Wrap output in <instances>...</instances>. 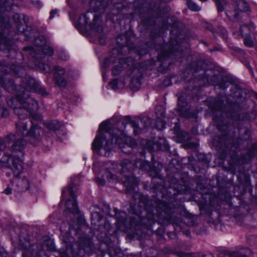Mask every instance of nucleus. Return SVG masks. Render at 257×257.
I'll use <instances>...</instances> for the list:
<instances>
[{"mask_svg": "<svg viewBox=\"0 0 257 257\" xmlns=\"http://www.w3.org/2000/svg\"><path fill=\"white\" fill-rule=\"evenodd\" d=\"M251 251L248 248L242 249L238 251H231L227 254L229 257H246L251 254Z\"/></svg>", "mask_w": 257, "mask_h": 257, "instance_id": "obj_11", "label": "nucleus"}, {"mask_svg": "<svg viewBox=\"0 0 257 257\" xmlns=\"http://www.w3.org/2000/svg\"><path fill=\"white\" fill-rule=\"evenodd\" d=\"M44 43L45 40L42 36H39L36 38L34 42L35 44L38 47L41 46L43 44H44Z\"/></svg>", "mask_w": 257, "mask_h": 257, "instance_id": "obj_27", "label": "nucleus"}, {"mask_svg": "<svg viewBox=\"0 0 257 257\" xmlns=\"http://www.w3.org/2000/svg\"><path fill=\"white\" fill-rule=\"evenodd\" d=\"M210 28H209V30L211 31H212V29L211 27L210 26Z\"/></svg>", "mask_w": 257, "mask_h": 257, "instance_id": "obj_55", "label": "nucleus"}, {"mask_svg": "<svg viewBox=\"0 0 257 257\" xmlns=\"http://www.w3.org/2000/svg\"><path fill=\"white\" fill-rule=\"evenodd\" d=\"M250 135V131L249 128H244L243 132V138L244 139L247 140L249 138Z\"/></svg>", "mask_w": 257, "mask_h": 257, "instance_id": "obj_31", "label": "nucleus"}, {"mask_svg": "<svg viewBox=\"0 0 257 257\" xmlns=\"http://www.w3.org/2000/svg\"><path fill=\"white\" fill-rule=\"evenodd\" d=\"M188 254L186 253H181L179 255V257H188Z\"/></svg>", "mask_w": 257, "mask_h": 257, "instance_id": "obj_46", "label": "nucleus"}, {"mask_svg": "<svg viewBox=\"0 0 257 257\" xmlns=\"http://www.w3.org/2000/svg\"><path fill=\"white\" fill-rule=\"evenodd\" d=\"M110 123L103 121L99 125L98 134L95 138L92 144V149L100 155L108 157L110 152L115 146L118 145V147L125 154L132 152V148L136 146L134 140L129 137H117L111 135Z\"/></svg>", "mask_w": 257, "mask_h": 257, "instance_id": "obj_2", "label": "nucleus"}, {"mask_svg": "<svg viewBox=\"0 0 257 257\" xmlns=\"http://www.w3.org/2000/svg\"><path fill=\"white\" fill-rule=\"evenodd\" d=\"M218 257H221V254H219Z\"/></svg>", "mask_w": 257, "mask_h": 257, "instance_id": "obj_58", "label": "nucleus"}, {"mask_svg": "<svg viewBox=\"0 0 257 257\" xmlns=\"http://www.w3.org/2000/svg\"><path fill=\"white\" fill-rule=\"evenodd\" d=\"M22 181L24 182V183L25 184H26V186H29V180L28 179V178L25 177V176H24L23 179H22Z\"/></svg>", "mask_w": 257, "mask_h": 257, "instance_id": "obj_43", "label": "nucleus"}, {"mask_svg": "<svg viewBox=\"0 0 257 257\" xmlns=\"http://www.w3.org/2000/svg\"><path fill=\"white\" fill-rule=\"evenodd\" d=\"M255 81H256V82L257 83V78L255 79Z\"/></svg>", "mask_w": 257, "mask_h": 257, "instance_id": "obj_57", "label": "nucleus"}, {"mask_svg": "<svg viewBox=\"0 0 257 257\" xmlns=\"http://www.w3.org/2000/svg\"><path fill=\"white\" fill-rule=\"evenodd\" d=\"M59 57L61 59L65 61L69 59V56L63 51L60 52Z\"/></svg>", "mask_w": 257, "mask_h": 257, "instance_id": "obj_32", "label": "nucleus"}, {"mask_svg": "<svg viewBox=\"0 0 257 257\" xmlns=\"http://www.w3.org/2000/svg\"><path fill=\"white\" fill-rule=\"evenodd\" d=\"M55 69L56 70L55 76L56 84L59 87H65L67 84V81L63 76H61L64 74L65 70L60 66H57Z\"/></svg>", "mask_w": 257, "mask_h": 257, "instance_id": "obj_10", "label": "nucleus"}, {"mask_svg": "<svg viewBox=\"0 0 257 257\" xmlns=\"http://www.w3.org/2000/svg\"><path fill=\"white\" fill-rule=\"evenodd\" d=\"M43 52L48 55L52 56L54 54V50L53 48L50 46H45L42 48Z\"/></svg>", "mask_w": 257, "mask_h": 257, "instance_id": "obj_26", "label": "nucleus"}, {"mask_svg": "<svg viewBox=\"0 0 257 257\" xmlns=\"http://www.w3.org/2000/svg\"><path fill=\"white\" fill-rule=\"evenodd\" d=\"M254 97L256 98V99L257 100V93H254Z\"/></svg>", "mask_w": 257, "mask_h": 257, "instance_id": "obj_54", "label": "nucleus"}, {"mask_svg": "<svg viewBox=\"0 0 257 257\" xmlns=\"http://www.w3.org/2000/svg\"><path fill=\"white\" fill-rule=\"evenodd\" d=\"M127 66V64L124 62V60H120L119 64L113 68L112 70V75H117L119 74L122 71L123 68H125Z\"/></svg>", "mask_w": 257, "mask_h": 257, "instance_id": "obj_13", "label": "nucleus"}, {"mask_svg": "<svg viewBox=\"0 0 257 257\" xmlns=\"http://www.w3.org/2000/svg\"><path fill=\"white\" fill-rule=\"evenodd\" d=\"M242 62L246 67H247L249 69L252 71V69L250 65L249 61L247 59L244 58Z\"/></svg>", "mask_w": 257, "mask_h": 257, "instance_id": "obj_36", "label": "nucleus"}, {"mask_svg": "<svg viewBox=\"0 0 257 257\" xmlns=\"http://www.w3.org/2000/svg\"><path fill=\"white\" fill-rule=\"evenodd\" d=\"M243 43L246 47H252L254 46L253 41L249 35L244 36Z\"/></svg>", "mask_w": 257, "mask_h": 257, "instance_id": "obj_19", "label": "nucleus"}, {"mask_svg": "<svg viewBox=\"0 0 257 257\" xmlns=\"http://www.w3.org/2000/svg\"><path fill=\"white\" fill-rule=\"evenodd\" d=\"M249 26L250 27H252V28H254V24L252 23H251L250 24H249Z\"/></svg>", "mask_w": 257, "mask_h": 257, "instance_id": "obj_51", "label": "nucleus"}, {"mask_svg": "<svg viewBox=\"0 0 257 257\" xmlns=\"http://www.w3.org/2000/svg\"><path fill=\"white\" fill-rule=\"evenodd\" d=\"M77 188L74 184L70 186L69 188H64L62 191V201L65 198V193L69 191L71 199H69L66 201V207L68 211L72 214H76L79 213L77 204L76 202L75 195V192H77Z\"/></svg>", "mask_w": 257, "mask_h": 257, "instance_id": "obj_8", "label": "nucleus"}, {"mask_svg": "<svg viewBox=\"0 0 257 257\" xmlns=\"http://www.w3.org/2000/svg\"><path fill=\"white\" fill-rule=\"evenodd\" d=\"M132 125L133 127L134 128V134L137 135L140 133V128L139 127V124H138L137 123L133 122L132 123Z\"/></svg>", "mask_w": 257, "mask_h": 257, "instance_id": "obj_29", "label": "nucleus"}, {"mask_svg": "<svg viewBox=\"0 0 257 257\" xmlns=\"http://www.w3.org/2000/svg\"><path fill=\"white\" fill-rule=\"evenodd\" d=\"M95 21H96V18H95V17H94V19H93V23L91 25L90 28L92 29L95 30L98 33H101L103 30L102 26L100 25H97L96 26Z\"/></svg>", "mask_w": 257, "mask_h": 257, "instance_id": "obj_21", "label": "nucleus"}, {"mask_svg": "<svg viewBox=\"0 0 257 257\" xmlns=\"http://www.w3.org/2000/svg\"><path fill=\"white\" fill-rule=\"evenodd\" d=\"M97 181L98 182V183L100 185H104L105 184V181L104 179H97Z\"/></svg>", "mask_w": 257, "mask_h": 257, "instance_id": "obj_44", "label": "nucleus"}, {"mask_svg": "<svg viewBox=\"0 0 257 257\" xmlns=\"http://www.w3.org/2000/svg\"><path fill=\"white\" fill-rule=\"evenodd\" d=\"M79 21L80 23L84 25H87L89 23V19L87 17V14H84L79 17Z\"/></svg>", "mask_w": 257, "mask_h": 257, "instance_id": "obj_24", "label": "nucleus"}, {"mask_svg": "<svg viewBox=\"0 0 257 257\" xmlns=\"http://www.w3.org/2000/svg\"><path fill=\"white\" fill-rule=\"evenodd\" d=\"M4 87H5V88L6 89H7V90H9V87L7 86V84H6V85H4Z\"/></svg>", "mask_w": 257, "mask_h": 257, "instance_id": "obj_50", "label": "nucleus"}, {"mask_svg": "<svg viewBox=\"0 0 257 257\" xmlns=\"http://www.w3.org/2000/svg\"><path fill=\"white\" fill-rule=\"evenodd\" d=\"M235 5L229 8L226 11V15L231 21L237 22L241 18L242 13L250 11L248 4L244 0H236L234 2Z\"/></svg>", "mask_w": 257, "mask_h": 257, "instance_id": "obj_7", "label": "nucleus"}, {"mask_svg": "<svg viewBox=\"0 0 257 257\" xmlns=\"http://www.w3.org/2000/svg\"><path fill=\"white\" fill-rule=\"evenodd\" d=\"M24 51H29L30 53H31V55L33 57L36 58L37 59H41L42 58V57H40L39 55L37 53H36L33 51V48L32 47H27L24 48Z\"/></svg>", "mask_w": 257, "mask_h": 257, "instance_id": "obj_23", "label": "nucleus"}, {"mask_svg": "<svg viewBox=\"0 0 257 257\" xmlns=\"http://www.w3.org/2000/svg\"><path fill=\"white\" fill-rule=\"evenodd\" d=\"M119 40H122V36H118L117 37H116L115 39V41H116V43L120 44V45L123 46L124 44V42H125V40H124L123 42H120L119 41Z\"/></svg>", "mask_w": 257, "mask_h": 257, "instance_id": "obj_38", "label": "nucleus"}, {"mask_svg": "<svg viewBox=\"0 0 257 257\" xmlns=\"http://www.w3.org/2000/svg\"><path fill=\"white\" fill-rule=\"evenodd\" d=\"M216 50H218V49H216V48H214V49L210 50V51H216Z\"/></svg>", "mask_w": 257, "mask_h": 257, "instance_id": "obj_53", "label": "nucleus"}, {"mask_svg": "<svg viewBox=\"0 0 257 257\" xmlns=\"http://www.w3.org/2000/svg\"><path fill=\"white\" fill-rule=\"evenodd\" d=\"M36 119L31 120L32 124L27 132V122H20L16 124L17 133L10 134L4 138H0V165L5 168L11 169L14 175L20 178L23 171V156L27 142L22 137L25 136L30 138L31 141L38 140L42 130Z\"/></svg>", "mask_w": 257, "mask_h": 257, "instance_id": "obj_1", "label": "nucleus"}, {"mask_svg": "<svg viewBox=\"0 0 257 257\" xmlns=\"http://www.w3.org/2000/svg\"><path fill=\"white\" fill-rule=\"evenodd\" d=\"M187 5L188 9L193 12H199L201 10V7L192 0H188Z\"/></svg>", "mask_w": 257, "mask_h": 257, "instance_id": "obj_16", "label": "nucleus"}, {"mask_svg": "<svg viewBox=\"0 0 257 257\" xmlns=\"http://www.w3.org/2000/svg\"><path fill=\"white\" fill-rule=\"evenodd\" d=\"M117 80L114 79L109 83V85L112 89L115 90L117 89Z\"/></svg>", "mask_w": 257, "mask_h": 257, "instance_id": "obj_28", "label": "nucleus"}, {"mask_svg": "<svg viewBox=\"0 0 257 257\" xmlns=\"http://www.w3.org/2000/svg\"><path fill=\"white\" fill-rule=\"evenodd\" d=\"M13 18L14 21L16 23H19L20 21L21 20V17L20 15L18 14H16L13 16Z\"/></svg>", "mask_w": 257, "mask_h": 257, "instance_id": "obj_39", "label": "nucleus"}, {"mask_svg": "<svg viewBox=\"0 0 257 257\" xmlns=\"http://www.w3.org/2000/svg\"><path fill=\"white\" fill-rule=\"evenodd\" d=\"M255 154H257V148H254L253 150V152L252 153L251 152V151H249L248 152V158L249 159H251Z\"/></svg>", "mask_w": 257, "mask_h": 257, "instance_id": "obj_37", "label": "nucleus"}, {"mask_svg": "<svg viewBox=\"0 0 257 257\" xmlns=\"http://www.w3.org/2000/svg\"><path fill=\"white\" fill-rule=\"evenodd\" d=\"M99 41L100 43H101L102 45H104L105 44V40L102 37L99 38Z\"/></svg>", "mask_w": 257, "mask_h": 257, "instance_id": "obj_45", "label": "nucleus"}, {"mask_svg": "<svg viewBox=\"0 0 257 257\" xmlns=\"http://www.w3.org/2000/svg\"><path fill=\"white\" fill-rule=\"evenodd\" d=\"M45 126L50 130L55 131L58 130L60 127L61 125L59 121L57 120H53L46 122Z\"/></svg>", "mask_w": 257, "mask_h": 257, "instance_id": "obj_15", "label": "nucleus"}, {"mask_svg": "<svg viewBox=\"0 0 257 257\" xmlns=\"http://www.w3.org/2000/svg\"><path fill=\"white\" fill-rule=\"evenodd\" d=\"M115 216L117 219L121 223H123L126 220V214L124 212H121L115 213Z\"/></svg>", "mask_w": 257, "mask_h": 257, "instance_id": "obj_20", "label": "nucleus"}, {"mask_svg": "<svg viewBox=\"0 0 257 257\" xmlns=\"http://www.w3.org/2000/svg\"><path fill=\"white\" fill-rule=\"evenodd\" d=\"M8 110L4 107H0V117H5L8 115Z\"/></svg>", "mask_w": 257, "mask_h": 257, "instance_id": "obj_30", "label": "nucleus"}, {"mask_svg": "<svg viewBox=\"0 0 257 257\" xmlns=\"http://www.w3.org/2000/svg\"><path fill=\"white\" fill-rule=\"evenodd\" d=\"M203 257H214V256L212 253H209L208 254L204 255Z\"/></svg>", "mask_w": 257, "mask_h": 257, "instance_id": "obj_47", "label": "nucleus"}, {"mask_svg": "<svg viewBox=\"0 0 257 257\" xmlns=\"http://www.w3.org/2000/svg\"><path fill=\"white\" fill-rule=\"evenodd\" d=\"M175 44L174 43L173 38H171V40L170 41V51L171 53H175L179 51V48H180V44L178 42H176L175 41Z\"/></svg>", "mask_w": 257, "mask_h": 257, "instance_id": "obj_18", "label": "nucleus"}, {"mask_svg": "<svg viewBox=\"0 0 257 257\" xmlns=\"http://www.w3.org/2000/svg\"><path fill=\"white\" fill-rule=\"evenodd\" d=\"M23 256H25V253H23Z\"/></svg>", "mask_w": 257, "mask_h": 257, "instance_id": "obj_56", "label": "nucleus"}, {"mask_svg": "<svg viewBox=\"0 0 257 257\" xmlns=\"http://www.w3.org/2000/svg\"><path fill=\"white\" fill-rule=\"evenodd\" d=\"M141 125L143 128L148 127L151 124V120L148 117H143L140 120Z\"/></svg>", "mask_w": 257, "mask_h": 257, "instance_id": "obj_22", "label": "nucleus"}, {"mask_svg": "<svg viewBox=\"0 0 257 257\" xmlns=\"http://www.w3.org/2000/svg\"><path fill=\"white\" fill-rule=\"evenodd\" d=\"M58 11L57 10H52L50 12V19H52L54 17V16L57 14Z\"/></svg>", "mask_w": 257, "mask_h": 257, "instance_id": "obj_41", "label": "nucleus"}, {"mask_svg": "<svg viewBox=\"0 0 257 257\" xmlns=\"http://www.w3.org/2000/svg\"><path fill=\"white\" fill-rule=\"evenodd\" d=\"M188 0H186V2H187Z\"/></svg>", "mask_w": 257, "mask_h": 257, "instance_id": "obj_59", "label": "nucleus"}, {"mask_svg": "<svg viewBox=\"0 0 257 257\" xmlns=\"http://www.w3.org/2000/svg\"><path fill=\"white\" fill-rule=\"evenodd\" d=\"M103 218V215L97 212H94L91 213L92 223L95 224L100 222Z\"/></svg>", "mask_w": 257, "mask_h": 257, "instance_id": "obj_17", "label": "nucleus"}, {"mask_svg": "<svg viewBox=\"0 0 257 257\" xmlns=\"http://www.w3.org/2000/svg\"><path fill=\"white\" fill-rule=\"evenodd\" d=\"M219 29L220 31V33L222 38L226 39L227 37V32L226 30L223 27L220 28Z\"/></svg>", "mask_w": 257, "mask_h": 257, "instance_id": "obj_34", "label": "nucleus"}, {"mask_svg": "<svg viewBox=\"0 0 257 257\" xmlns=\"http://www.w3.org/2000/svg\"><path fill=\"white\" fill-rule=\"evenodd\" d=\"M140 153L142 156H144L146 154V152H145V150H143L141 152H140Z\"/></svg>", "mask_w": 257, "mask_h": 257, "instance_id": "obj_48", "label": "nucleus"}, {"mask_svg": "<svg viewBox=\"0 0 257 257\" xmlns=\"http://www.w3.org/2000/svg\"><path fill=\"white\" fill-rule=\"evenodd\" d=\"M254 115L255 114L253 112H251L250 114L248 113H240L237 115L236 119L238 121H251L254 119L252 115Z\"/></svg>", "mask_w": 257, "mask_h": 257, "instance_id": "obj_12", "label": "nucleus"}, {"mask_svg": "<svg viewBox=\"0 0 257 257\" xmlns=\"http://www.w3.org/2000/svg\"><path fill=\"white\" fill-rule=\"evenodd\" d=\"M42 69L44 72L47 73L50 71L51 68L50 66L49 65L45 64H42Z\"/></svg>", "mask_w": 257, "mask_h": 257, "instance_id": "obj_33", "label": "nucleus"}, {"mask_svg": "<svg viewBox=\"0 0 257 257\" xmlns=\"http://www.w3.org/2000/svg\"><path fill=\"white\" fill-rule=\"evenodd\" d=\"M249 27L246 25L241 26L239 29L241 35L242 36L247 35V34L249 33Z\"/></svg>", "mask_w": 257, "mask_h": 257, "instance_id": "obj_25", "label": "nucleus"}, {"mask_svg": "<svg viewBox=\"0 0 257 257\" xmlns=\"http://www.w3.org/2000/svg\"><path fill=\"white\" fill-rule=\"evenodd\" d=\"M18 97L22 106L15 107L14 112L20 119H25L31 116L34 119L39 121L42 119V116L36 112L39 108L37 101L32 97L23 98L22 96H18Z\"/></svg>", "mask_w": 257, "mask_h": 257, "instance_id": "obj_4", "label": "nucleus"}, {"mask_svg": "<svg viewBox=\"0 0 257 257\" xmlns=\"http://www.w3.org/2000/svg\"><path fill=\"white\" fill-rule=\"evenodd\" d=\"M135 166V164L128 159L121 161L120 165L115 162L107 163L104 167L105 170L103 177H105L109 181L113 182L117 180L118 177L114 173L117 172L120 174H123L126 178L125 183L128 184L127 186L134 188L138 185V180L133 177H129L127 174L133 171Z\"/></svg>", "mask_w": 257, "mask_h": 257, "instance_id": "obj_3", "label": "nucleus"}, {"mask_svg": "<svg viewBox=\"0 0 257 257\" xmlns=\"http://www.w3.org/2000/svg\"><path fill=\"white\" fill-rule=\"evenodd\" d=\"M182 97L180 96L178 98V105L179 106V110L181 111L183 110V108H182V106L184 105V104H182Z\"/></svg>", "mask_w": 257, "mask_h": 257, "instance_id": "obj_35", "label": "nucleus"}, {"mask_svg": "<svg viewBox=\"0 0 257 257\" xmlns=\"http://www.w3.org/2000/svg\"><path fill=\"white\" fill-rule=\"evenodd\" d=\"M242 129L241 128L238 127V131L240 134H241L242 133Z\"/></svg>", "mask_w": 257, "mask_h": 257, "instance_id": "obj_52", "label": "nucleus"}, {"mask_svg": "<svg viewBox=\"0 0 257 257\" xmlns=\"http://www.w3.org/2000/svg\"><path fill=\"white\" fill-rule=\"evenodd\" d=\"M147 53V51H145V52H139V54L140 55H143L144 54H145Z\"/></svg>", "mask_w": 257, "mask_h": 257, "instance_id": "obj_49", "label": "nucleus"}, {"mask_svg": "<svg viewBox=\"0 0 257 257\" xmlns=\"http://www.w3.org/2000/svg\"><path fill=\"white\" fill-rule=\"evenodd\" d=\"M9 85L12 87V89L15 88L18 91V96H22L23 98L30 97L29 91L37 92L44 96L47 95V92L44 88L41 87L39 83L33 78L31 77H25L23 79V83L21 86L16 88L14 86V82L12 80L9 81Z\"/></svg>", "mask_w": 257, "mask_h": 257, "instance_id": "obj_6", "label": "nucleus"}, {"mask_svg": "<svg viewBox=\"0 0 257 257\" xmlns=\"http://www.w3.org/2000/svg\"><path fill=\"white\" fill-rule=\"evenodd\" d=\"M156 126L158 129H164L165 127V123L164 121H161L160 122V125H159L157 124Z\"/></svg>", "mask_w": 257, "mask_h": 257, "instance_id": "obj_40", "label": "nucleus"}, {"mask_svg": "<svg viewBox=\"0 0 257 257\" xmlns=\"http://www.w3.org/2000/svg\"><path fill=\"white\" fill-rule=\"evenodd\" d=\"M4 193L7 195L11 194L12 193V190L10 187H7L4 191Z\"/></svg>", "mask_w": 257, "mask_h": 257, "instance_id": "obj_42", "label": "nucleus"}, {"mask_svg": "<svg viewBox=\"0 0 257 257\" xmlns=\"http://www.w3.org/2000/svg\"><path fill=\"white\" fill-rule=\"evenodd\" d=\"M13 0H0V50H4L9 48L10 41L4 33L9 28V17L5 12L12 10Z\"/></svg>", "mask_w": 257, "mask_h": 257, "instance_id": "obj_5", "label": "nucleus"}, {"mask_svg": "<svg viewBox=\"0 0 257 257\" xmlns=\"http://www.w3.org/2000/svg\"><path fill=\"white\" fill-rule=\"evenodd\" d=\"M135 164L136 167L139 169L150 172L151 175L156 176L159 173V171H154L153 167L150 165L149 162L144 161L143 159L135 161Z\"/></svg>", "mask_w": 257, "mask_h": 257, "instance_id": "obj_9", "label": "nucleus"}, {"mask_svg": "<svg viewBox=\"0 0 257 257\" xmlns=\"http://www.w3.org/2000/svg\"><path fill=\"white\" fill-rule=\"evenodd\" d=\"M215 4L218 12H222L226 8L227 2L226 0H212Z\"/></svg>", "mask_w": 257, "mask_h": 257, "instance_id": "obj_14", "label": "nucleus"}]
</instances>
